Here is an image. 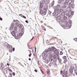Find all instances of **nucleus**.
I'll return each mask as SVG.
<instances>
[{"mask_svg":"<svg viewBox=\"0 0 77 77\" xmlns=\"http://www.w3.org/2000/svg\"><path fill=\"white\" fill-rule=\"evenodd\" d=\"M35 52L36 51V46L35 47Z\"/></svg>","mask_w":77,"mask_h":77,"instance_id":"obj_49","label":"nucleus"},{"mask_svg":"<svg viewBox=\"0 0 77 77\" xmlns=\"http://www.w3.org/2000/svg\"><path fill=\"white\" fill-rule=\"evenodd\" d=\"M65 13H66V12L65 11L62 12L61 14L62 16H63V17L65 16Z\"/></svg>","mask_w":77,"mask_h":77,"instance_id":"obj_20","label":"nucleus"},{"mask_svg":"<svg viewBox=\"0 0 77 77\" xmlns=\"http://www.w3.org/2000/svg\"><path fill=\"white\" fill-rule=\"evenodd\" d=\"M7 47L8 48H10V46H9V44H7Z\"/></svg>","mask_w":77,"mask_h":77,"instance_id":"obj_36","label":"nucleus"},{"mask_svg":"<svg viewBox=\"0 0 77 77\" xmlns=\"http://www.w3.org/2000/svg\"><path fill=\"white\" fill-rule=\"evenodd\" d=\"M71 23H72V21H70L69 23L68 24L66 25H62V26L63 28L64 29H70L71 27Z\"/></svg>","mask_w":77,"mask_h":77,"instance_id":"obj_1","label":"nucleus"},{"mask_svg":"<svg viewBox=\"0 0 77 77\" xmlns=\"http://www.w3.org/2000/svg\"><path fill=\"white\" fill-rule=\"evenodd\" d=\"M7 65L8 66H9V65H10V64H9L8 63H7Z\"/></svg>","mask_w":77,"mask_h":77,"instance_id":"obj_59","label":"nucleus"},{"mask_svg":"<svg viewBox=\"0 0 77 77\" xmlns=\"http://www.w3.org/2000/svg\"><path fill=\"white\" fill-rule=\"evenodd\" d=\"M3 19H2V18L1 17L0 18V20H1V21H2Z\"/></svg>","mask_w":77,"mask_h":77,"instance_id":"obj_58","label":"nucleus"},{"mask_svg":"<svg viewBox=\"0 0 77 77\" xmlns=\"http://www.w3.org/2000/svg\"><path fill=\"white\" fill-rule=\"evenodd\" d=\"M54 10L55 11V12L56 13L57 15H59V13L60 12L59 11V9L57 7H55L54 8Z\"/></svg>","mask_w":77,"mask_h":77,"instance_id":"obj_3","label":"nucleus"},{"mask_svg":"<svg viewBox=\"0 0 77 77\" xmlns=\"http://www.w3.org/2000/svg\"><path fill=\"white\" fill-rule=\"evenodd\" d=\"M43 57V60H46V59H47V58L46 57Z\"/></svg>","mask_w":77,"mask_h":77,"instance_id":"obj_31","label":"nucleus"},{"mask_svg":"<svg viewBox=\"0 0 77 77\" xmlns=\"http://www.w3.org/2000/svg\"><path fill=\"white\" fill-rule=\"evenodd\" d=\"M62 76L63 77H68V72L67 71L63 72V74H62Z\"/></svg>","mask_w":77,"mask_h":77,"instance_id":"obj_6","label":"nucleus"},{"mask_svg":"<svg viewBox=\"0 0 77 77\" xmlns=\"http://www.w3.org/2000/svg\"><path fill=\"white\" fill-rule=\"evenodd\" d=\"M42 2L43 4H45V0H43Z\"/></svg>","mask_w":77,"mask_h":77,"instance_id":"obj_40","label":"nucleus"},{"mask_svg":"<svg viewBox=\"0 0 77 77\" xmlns=\"http://www.w3.org/2000/svg\"><path fill=\"white\" fill-rule=\"evenodd\" d=\"M49 58H47L44 61V62H45L46 63H48V62H49Z\"/></svg>","mask_w":77,"mask_h":77,"instance_id":"obj_16","label":"nucleus"},{"mask_svg":"<svg viewBox=\"0 0 77 77\" xmlns=\"http://www.w3.org/2000/svg\"><path fill=\"white\" fill-rule=\"evenodd\" d=\"M31 55H32V54H29V57H31Z\"/></svg>","mask_w":77,"mask_h":77,"instance_id":"obj_50","label":"nucleus"},{"mask_svg":"<svg viewBox=\"0 0 77 77\" xmlns=\"http://www.w3.org/2000/svg\"><path fill=\"white\" fill-rule=\"evenodd\" d=\"M13 51H15V48H13Z\"/></svg>","mask_w":77,"mask_h":77,"instance_id":"obj_55","label":"nucleus"},{"mask_svg":"<svg viewBox=\"0 0 77 77\" xmlns=\"http://www.w3.org/2000/svg\"><path fill=\"white\" fill-rule=\"evenodd\" d=\"M69 72L70 73H71V74L72 73V72H73V70H72V69H69Z\"/></svg>","mask_w":77,"mask_h":77,"instance_id":"obj_21","label":"nucleus"},{"mask_svg":"<svg viewBox=\"0 0 77 77\" xmlns=\"http://www.w3.org/2000/svg\"><path fill=\"white\" fill-rule=\"evenodd\" d=\"M60 72L61 74H62V71H61Z\"/></svg>","mask_w":77,"mask_h":77,"instance_id":"obj_60","label":"nucleus"},{"mask_svg":"<svg viewBox=\"0 0 77 77\" xmlns=\"http://www.w3.org/2000/svg\"><path fill=\"white\" fill-rule=\"evenodd\" d=\"M54 1H53L51 5V7H53V6H54Z\"/></svg>","mask_w":77,"mask_h":77,"instance_id":"obj_19","label":"nucleus"},{"mask_svg":"<svg viewBox=\"0 0 77 77\" xmlns=\"http://www.w3.org/2000/svg\"><path fill=\"white\" fill-rule=\"evenodd\" d=\"M53 58L54 59H56V58H57V56H56V55H54L53 56Z\"/></svg>","mask_w":77,"mask_h":77,"instance_id":"obj_28","label":"nucleus"},{"mask_svg":"<svg viewBox=\"0 0 77 77\" xmlns=\"http://www.w3.org/2000/svg\"><path fill=\"white\" fill-rule=\"evenodd\" d=\"M47 73L48 74V75H49L50 74V70H49V69H47Z\"/></svg>","mask_w":77,"mask_h":77,"instance_id":"obj_23","label":"nucleus"},{"mask_svg":"<svg viewBox=\"0 0 77 77\" xmlns=\"http://www.w3.org/2000/svg\"><path fill=\"white\" fill-rule=\"evenodd\" d=\"M3 63H1L0 66V69L1 70H3V68H5L4 66L3 67Z\"/></svg>","mask_w":77,"mask_h":77,"instance_id":"obj_14","label":"nucleus"},{"mask_svg":"<svg viewBox=\"0 0 77 77\" xmlns=\"http://www.w3.org/2000/svg\"><path fill=\"white\" fill-rule=\"evenodd\" d=\"M11 33L12 35V36H16V37L17 36V35H16V34H15V31H13L12 32H11Z\"/></svg>","mask_w":77,"mask_h":77,"instance_id":"obj_10","label":"nucleus"},{"mask_svg":"<svg viewBox=\"0 0 77 77\" xmlns=\"http://www.w3.org/2000/svg\"><path fill=\"white\" fill-rule=\"evenodd\" d=\"M13 21L14 22H17V21H18L17 20H14Z\"/></svg>","mask_w":77,"mask_h":77,"instance_id":"obj_45","label":"nucleus"},{"mask_svg":"<svg viewBox=\"0 0 77 77\" xmlns=\"http://www.w3.org/2000/svg\"><path fill=\"white\" fill-rule=\"evenodd\" d=\"M67 7V6L66 5H62V6H61V7L62 8H63V9H64V8H66Z\"/></svg>","mask_w":77,"mask_h":77,"instance_id":"obj_25","label":"nucleus"},{"mask_svg":"<svg viewBox=\"0 0 77 77\" xmlns=\"http://www.w3.org/2000/svg\"><path fill=\"white\" fill-rule=\"evenodd\" d=\"M60 15V14H59V15H58L57 17V20H58L59 21L58 22H60V21H61L62 22V20H61V17H60V16H59Z\"/></svg>","mask_w":77,"mask_h":77,"instance_id":"obj_8","label":"nucleus"},{"mask_svg":"<svg viewBox=\"0 0 77 77\" xmlns=\"http://www.w3.org/2000/svg\"><path fill=\"white\" fill-rule=\"evenodd\" d=\"M44 56L45 57H47V56H48V54H47V53H44V52H43L41 54L40 56V58L42 57H43Z\"/></svg>","mask_w":77,"mask_h":77,"instance_id":"obj_5","label":"nucleus"},{"mask_svg":"<svg viewBox=\"0 0 77 77\" xmlns=\"http://www.w3.org/2000/svg\"><path fill=\"white\" fill-rule=\"evenodd\" d=\"M34 38V37H33L32 38L31 40V41H32V39H33Z\"/></svg>","mask_w":77,"mask_h":77,"instance_id":"obj_61","label":"nucleus"},{"mask_svg":"<svg viewBox=\"0 0 77 77\" xmlns=\"http://www.w3.org/2000/svg\"><path fill=\"white\" fill-rule=\"evenodd\" d=\"M46 14H47V11H44L43 12V14L42 15H46Z\"/></svg>","mask_w":77,"mask_h":77,"instance_id":"obj_26","label":"nucleus"},{"mask_svg":"<svg viewBox=\"0 0 77 77\" xmlns=\"http://www.w3.org/2000/svg\"><path fill=\"white\" fill-rule=\"evenodd\" d=\"M62 58L63 59H66V56H63L62 57Z\"/></svg>","mask_w":77,"mask_h":77,"instance_id":"obj_35","label":"nucleus"},{"mask_svg":"<svg viewBox=\"0 0 77 77\" xmlns=\"http://www.w3.org/2000/svg\"><path fill=\"white\" fill-rule=\"evenodd\" d=\"M18 23H15L16 27H14V29L15 30H17V27H18Z\"/></svg>","mask_w":77,"mask_h":77,"instance_id":"obj_15","label":"nucleus"},{"mask_svg":"<svg viewBox=\"0 0 77 77\" xmlns=\"http://www.w3.org/2000/svg\"><path fill=\"white\" fill-rule=\"evenodd\" d=\"M9 74H10V77H12V74L11 73H9Z\"/></svg>","mask_w":77,"mask_h":77,"instance_id":"obj_41","label":"nucleus"},{"mask_svg":"<svg viewBox=\"0 0 77 77\" xmlns=\"http://www.w3.org/2000/svg\"><path fill=\"white\" fill-rule=\"evenodd\" d=\"M60 58V57H59V56H57V59H58V60H59V59H59Z\"/></svg>","mask_w":77,"mask_h":77,"instance_id":"obj_46","label":"nucleus"},{"mask_svg":"<svg viewBox=\"0 0 77 77\" xmlns=\"http://www.w3.org/2000/svg\"><path fill=\"white\" fill-rule=\"evenodd\" d=\"M75 41H77V38H75Z\"/></svg>","mask_w":77,"mask_h":77,"instance_id":"obj_64","label":"nucleus"},{"mask_svg":"<svg viewBox=\"0 0 77 77\" xmlns=\"http://www.w3.org/2000/svg\"><path fill=\"white\" fill-rule=\"evenodd\" d=\"M12 47H11V48L9 49V51H10V52H11V53H12Z\"/></svg>","mask_w":77,"mask_h":77,"instance_id":"obj_30","label":"nucleus"},{"mask_svg":"<svg viewBox=\"0 0 77 77\" xmlns=\"http://www.w3.org/2000/svg\"><path fill=\"white\" fill-rule=\"evenodd\" d=\"M34 71H35V72H37V70H36V69H35V70H34Z\"/></svg>","mask_w":77,"mask_h":77,"instance_id":"obj_56","label":"nucleus"},{"mask_svg":"<svg viewBox=\"0 0 77 77\" xmlns=\"http://www.w3.org/2000/svg\"><path fill=\"white\" fill-rule=\"evenodd\" d=\"M58 61L60 63H61L62 62V60L61 59H59Z\"/></svg>","mask_w":77,"mask_h":77,"instance_id":"obj_37","label":"nucleus"},{"mask_svg":"<svg viewBox=\"0 0 77 77\" xmlns=\"http://www.w3.org/2000/svg\"><path fill=\"white\" fill-rule=\"evenodd\" d=\"M70 3L71 2L68 1L64 3V5H66V6H67V5H70Z\"/></svg>","mask_w":77,"mask_h":77,"instance_id":"obj_13","label":"nucleus"},{"mask_svg":"<svg viewBox=\"0 0 77 77\" xmlns=\"http://www.w3.org/2000/svg\"><path fill=\"white\" fill-rule=\"evenodd\" d=\"M57 8H60V5H57Z\"/></svg>","mask_w":77,"mask_h":77,"instance_id":"obj_34","label":"nucleus"},{"mask_svg":"<svg viewBox=\"0 0 77 77\" xmlns=\"http://www.w3.org/2000/svg\"><path fill=\"white\" fill-rule=\"evenodd\" d=\"M19 15V16H21V17H22V15H23V14H20Z\"/></svg>","mask_w":77,"mask_h":77,"instance_id":"obj_63","label":"nucleus"},{"mask_svg":"<svg viewBox=\"0 0 77 77\" xmlns=\"http://www.w3.org/2000/svg\"><path fill=\"white\" fill-rule=\"evenodd\" d=\"M25 22H26V23H29V22H28V21H27V20H26Z\"/></svg>","mask_w":77,"mask_h":77,"instance_id":"obj_57","label":"nucleus"},{"mask_svg":"<svg viewBox=\"0 0 77 77\" xmlns=\"http://www.w3.org/2000/svg\"><path fill=\"white\" fill-rule=\"evenodd\" d=\"M23 17L24 18H26V17H25L24 16H23Z\"/></svg>","mask_w":77,"mask_h":77,"instance_id":"obj_54","label":"nucleus"},{"mask_svg":"<svg viewBox=\"0 0 77 77\" xmlns=\"http://www.w3.org/2000/svg\"><path fill=\"white\" fill-rule=\"evenodd\" d=\"M51 51L52 53H54L55 54H57V51L56 48L52 47L51 48Z\"/></svg>","mask_w":77,"mask_h":77,"instance_id":"obj_2","label":"nucleus"},{"mask_svg":"<svg viewBox=\"0 0 77 77\" xmlns=\"http://www.w3.org/2000/svg\"><path fill=\"white\" fill-rule=\"evenodd\" d=\"M69 9H71V8H72V5L71 4V2L70 3L69 5Z\"/></svg>","mask_w":77,"mask_h":77,"instance_id":"obj_17","label":"nucleus"},{"mask_svg":"<svg viewBox=\"0 0 77 77\" xmlns=\"http://www.w3.org/2000/svg\"><path fill=\"white\" fill-rule=\"evenodd\" d=\"M23 34H24V32L22 31H21L19 33V35L18 34H17V37L18 38V39H19V38H20V36H23Z\"/></svg>","mask_w":77,"mask_h":77,"instance_id":"obj_4","label":"nucleus"},{"mask_svg":"<svg viewBox=\"0 0 77 77\" xmlns=\"http://www.w3.org/2000/svg\"><path fill=\"white\" fill-rule=\"evenodd\" d=\"M40 6H41V8H42V7H43V5H42V4H41V3H40Z\"/></svg>","mask_w":77,"mask_h":77,"instance_id":"obj_44","label":"nucleus"},{"mask_svg":"<svg viewBox=\"0 0 77 77\" xmlns=\"http://www.w3.org/2000/svg\"><path fill=\"white\" fill-rule=\"evenodd\" d=\"M52 62L53 61V59L51 58H49V61Z\"/></svg>","mask_w":77,"mask_h":77,"instance_id":"obj_32","label":"nucleus"},{"mask_svg":"<svg viewBox=\"0 0 77 77\" xmlns=\"http://www.w3.org/2000/svg\"><path fill=\"white\" fill-rule=\"evenodd\" d=\"M47 9H48L47 8H43V10L44 11H47Z\"/></svg>","mask_w":77,"mask_h":77,"instance_id":"obj_29","label":"nucleus"},{"mask_svg":"<svg viewBox=\"0 0 77 77\" xmlns=\"http://www.w3.org/2000/svg\"><path fill=\"white\" fill-rule=\"evenodd\" d=\"M73 70H74V71H75V74H76V75H77V71H76V70L75 69V68H73Z\"/></svg>","mask_w":77,"mask_h":77,"instance_id":"obj_22","label":"nucleus"},{"mask_svg":"<svg viewBox=\"0 0 77 77\" xmlns=\"http://www.w3.org/2000/svg\"><path fill=\"white\" fill-rule=\"evenodd\" d=\"M63 9H60V12H63Z\"/></svg>","mask_w":77,"mask_h":77,"instance_id":"obj_39","label":"nucleus"},{"mask_svg":"<svg viewBox=\"0 0 77 77\" xmlns=\"http://www.w3.org/2000/svg\"><path fill=\"white\" fill-rule=\"evenodd\" d=\"M18 27H19V28H21V24H20L19 25H18Z\"/></svg>","mask_w":77,"mask_h":77,"instance_id":"obj_38","label":"nucleus"},{"mask_svg":"<svg viewBox=\"0 0 77 77\" xmlns=\"http://www.w3.org/2000/svg\"><path fill=\"white\" fill-rule=\"evenodd\" d=\"M40 13L41 15H42V14H43V11L42 10H41L40 11Z\"/></svg>","mask_w":77,"mask_h":77,"instance_id":"obj_27","label":"nucleus"},{"mask_svg":"<svg viewBox=\"0 0 77 77\" xmlns=\"http://www.w3.org/2000/svg\"><path fill=\"white\" fill-rule=\"evenodd\" d=\"M68 18H71V16L70 15L68 17Z\"/></svg>","mask_w":77,"mask_h":77,"instance_id":"obj_62","label":"nucleus"},{"mask_svg":"<svg viewBox=\"0 0 77 77\" xmlns=\"http://www.w3.org/2000/svg\"><path fill=\"white\" fill-rule=\"evenodd\" d=\"M65 0L66 2H69V1H70V0Z\"/></svg>","mask_w":77,"mask_h":77,"instance_id":"obj_53","label":"nucleus"},{"mask_svg":"<svg viewBox=\"0 0 77 77\" xmlns=\"http://www.w3.org/2000/svg\"><path fill=\"white\" fill-rule=\"evenodd\" d=\"M63 62H64V63H65L66 62V60H65Z\"/></svg>","mask_w":77,"mask_h":77,"instance_id":"obj_52","label":"nucleus"},{"mask_svg":"<svg viewBox=\"0 0 77 77\" xmlns=\"http://www.w3.org/2000/svg\"><path fill=\"white\" fill-rule=\"evenodd\" d=\"M13 26H11L10 27V29H11V30H12V29H13Z\"/></svg>","mask_w":77,"mask_h":77,"instance_id":"obj_43","label":"nucleus"},{"mask_svg":"<svg viewBox=\"0 0 77 77\" xmlns=\"http://www.w3.org/2000/svg\"><path fill=\"white\" fill-rule=\"evenodd\" d=\"M61 23L62 24H64L65 25H67V26H68V22L66 21H62Z\"/></svg>","mask_w":77,"mask_h":77,"instance_id":"obj_12","label":"nucleus"},{"mask_svg":"<svg viewBox=\"0 0 77 77\" xmlns=\"http://www.w3.org/2000/svg\"><path fill=\"white\" fill-rule=\"evenodd\" d=\"M51 51V48H49L47 51H45V53H47L48 54V53L49 52L51 53V51Z\"/></svg>","mask_w":77,"mask_h":77,"instance_id":"obj_11","label":"nucleus"},{"mask_svg":"<svg viewBox=\"0 0 77 77\" xmlns=\"http://www.w3.org/2000/svg\"><path fill=\"white\" fill-rule=\"evenodd\" d=\"M60 55H62V54H63V52L62 51H60Z\"/></svg>","mask_w":77,"mask_h":77,"instance_id":"obj_42","label":"nucleus"},{"mask_svg":"<svg viewBox=\"0 0 77 77\" xmlns=\"http://www.w3.org/2000/svg\"><path fill=\"white\" fill-rule=\"evenodd\" d=\"M13 75H14H14H15V72H13Z\"/></svg>","mask_w":77,"mask_h":77,"instance_id":"obj_51","label":"nucleus"},{"mask_svg":"<svg viewBox=\"0 0 77 77\" xmlns=\"http://www.w3.org/2000/svg\"><path fill=\"white\" fill-rule=\"evenodd\" d=\"M66 16H67V17H68V16H69V13H67L66 14Z\"/></svg>","mask_w":77,"mask_h":77,"instance_id":"obj_33","label":"nucleus"},{"mask_svg":"<svg viewBox=\"0 0 77 77\" xmlns=\"http://www.w3.org/2000/svg\"><path fill=\"white\" fill-rule=\"evenodd\" d=\"M9 70L10 72H12V70H11V69H9Z\"/></svg>","mask_w":77,"mask_h":77,"instance_id":"obj_48","label":"nucleus"},{"mask_svg":"<svg viewBox=\"0 0 77 77\" xmlns=\"http://www.w3.org/2000/svg\"><path fill=\"white\" fill-rule=\"evenodd\" d=\"M64 1L65 0H59L58 1V4H60V3H62V2H64Z\"/></svg>","mask_w":77,"mask_h":77,"instance_id":"obj_18","label":"nucleus"},{"mask_svg":"<svg viewBox=\"0 0 77 77\" xmlns=\"http://www.w3.org/2000/svg\"><path fill=\"white\" fill-rule=\"evenodd\" d=\"M58 15H57V14H56V13L55 12H54L53 13V16H54V15H55V17H56Z\"/></svg>","mask_w":77,"mask_h":77,"instance_id":"obj_24","label":"nucleus"},{"mask_svg":"<svg viewBox=\"0 0 77 77\" xmlns=\"http://www.w3.org/2000/svg\"><path fill=\"white\" fill-rule=\"evenodd\" d=\"M61 19L62 21H65L66 19H67V17L65 16H62L61 17Z\"/></svg>","mask_w":77,"mask_h":77,"instance_id":"obj_7","label":"nucleus"},{"mask_svg":"<svg viewBox=\"0 0 77 77\" xmlns=\"http://www.w3.org/2000/svg\"><path fill=\"white\" fill-rule=\"evenodd\" d=\"M74 0H72L71 1V2H72V3H74Z\"/></svg>","mask_w":77,"mask_h":77,"instance_id":"obj_47","label":"nucleus"},{"mask_svg":"<svg viewBox=\"0 0 77 77\" xmlns=\"http://www.w3.org/2000/svg\"><path fill=\"white\" fill-rule=\"evenodd\" d=\"M48 54L49 58H52V57H53V55H52L53 53H52V52H48Z\"/></svg>","mask_w":77,"mask_h":77,"instance_id":"obj_9","label":"nucleus"}]
</instances>
